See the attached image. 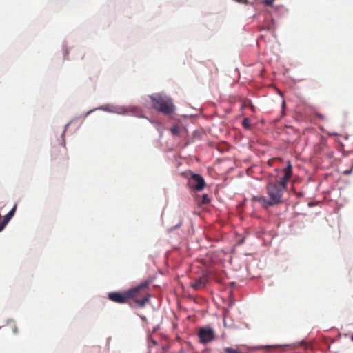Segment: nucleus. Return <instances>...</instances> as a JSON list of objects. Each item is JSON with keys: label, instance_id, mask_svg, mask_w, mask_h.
<instances>
[{"label": "nucleus", "instance_id": "nucleus-1", "mask_svg": "<svg viewBox=\"0 0 353 353\" xmlns=\"http://www.w3.org/2000/svg\"><path fill=\"white\" fill-rule=\"evenodd\" d=\"M276 174L271 176L266 185L268 196H255L252 200L261 204L265 208L283 203V195L287 191V183L292 176V165L288 161L287 166L275 170Z\"/></svg>", "mask_w": 353, "mask_h": 353}, {"label": "nucleus", "instance_id": "nucleus-2", "mask_svg": "<svg viewBox=\"0 0 353 353\" xmlns=\"http://www.w3.org/2000/svg\"><path fill=\"white\" fill-rule=\"evenodd\" d=\"M142 288H130L125 292H114L108 294V299L117 303H129L131 307H143L148 302L150 295Z\"/></svg>", "mask_w": 353, "mask_h": 353}, {"label": "nucleus", "instance_id": "nucleus-3", "mask_svg": "<svg viewBox=\"0 0 353 353\" xmlns=\"http://www.w3.org/2000/svg\"><path fill=\"white\" fill-rule=\"evenodd\" d=\"M150 99L153 103V108L164 114H170L174 110L172 100L168 97L157 94L150 96Z\"/></svg>", "mask_w": 353, "mask_h": 353}, {"label": "nucleus", "instance_id": "nucleus-4", "mask_svg": "<svg viewBox=\"0 0 353 353\" xmlns=\"http://www.w3.org/2000/svg\"><path fill=\"white\" fill-rule=\"evenodd\" d=\"M188 177V185L192 189H194L197 191H201L206 185L203 177L199 174L190 172Z\"/></svg>", "mask_w": 353, "mask_h": 353}, {"label": "nucleus", "instance_id": "nucleus-5", "mask_svg": "<svg viewBox=\"0 0 353 353\" xmlns=\"http://www.w3.org/2000/svg\"><path fill=\"white\" fill-rule=\"evenodd\" d=\"M51 153L52 158L55 160L64 161L68 159L67 149L65 144L54 146Z\"/></svg>", "mask_w": 353, "mask_h": 353}, {"label": "nucleus", "instance_id": "nucleus-6", "mask_svg": "<svg viewBox=\"0 0 353 353\" xmlns=\"http://www.w3.org/2000/svg\"><path fill=\"white\" fill-rule=\"evenodd\" d=\"M198 335L202 343H209L214 339V332L212 328H201Z\"/></svg>", "mask_w": 353, "mask_h": 353}, {"label": "nucleus", "instance_id": "nucleus-7", "mask_svg": "<svg viewBox=\"0 0 353 353\" xmlns=\"http://www.w3.org/2000/svg\"><path fill=\"white\" fill-rule=\"evenodd\" d=\"M208 278L207 275H203V276L200 277L197 281L196 283L192 285V287H199L201 285H205L208 283Z\"/></svg>", "mask_w": 353, "mask_h": 353}, {"label": "nucleus", "instance_id": "nucleus-8", "mask_svg": "<svg viewBox=\"0 0 353 353\" xmlns=\"http://www.w3.org/2000/svg\"><path fill=\"white\" fill-rule=\"evenodd\" d=\"M242 125L246 130L250 129L251 128L250 120L248 118H244L242 121Z\"/></svg>", "mask_w": 353, "mask_h": 353}, {"label": "nucleus", "instance_id": "nucleus-9", "mask_svg": "<svg viewBox=\"0 0 353 353\" xmlns=\"http://www.w3.org/2000/svg\"><path fill=\"white\" fill-rule=\"evenodd\" d=\"M223 350L225 353H241L238 349L231 347H225Z\"/></svg>", "mask_w": 353, "mask_h": 353}, {"label": "nucleus", "instance_id": "nucleus-10", "mask_svg": "<svg viewBox=\"0 0 353 353\" xmlns=\"http://www.w3.org/2000/svg\"><path fill=\"white\" fill-rule=\"evenodd\" d=\"M179 127L178 125H174L171 128L170 131L173 135H177L179 133Z\"/></svg>", "mask_w": 353, "mask_h": 353}, {"label": "nucleus", "instance_id": "nucleus-11", "mask_svg": "<svg viewBox=\"0 0 353 353\" xmlns=\"http://www.w3.org/2000/svg\"><path fill=\"white\" fill-rule=\"evenodd\" d=\"M210 199H209L208 194H205L202 196L201 203L208 204L210 203Z\"/></svg>", "mask_w": 353, "mask_h": 353}, {"label": "nucleus", "instance_id": "nucleus-12", "mask_svg": "<svg viewBox=\"0 0 353 353\" xmlns=\"http://www.w3.org/2000/svg\"><path fill=\"white\" fill-rule=\"evenodd\" d=\"M324 147H325V143L324 141H322L319 146L316 147L315 150L316 151L319 152L324 148Z\"/></svg>", "mask_w": 353, "mask_h": 353}, {"label": "nucleus", "instance_id": "nucleus-13", "mask_svg": "<svg viewBox=\"0 0 353 353\" xmlns=\"http://www.w3.org/2000/svg\"><path fill=\"white\" fill-rule=\"evenodd\" d=\"M274 1L275 0H263L262 3L265 6H272Z\"/></svg>", "mask_w": 353, "mask_h": 353}, {"label": "nucleus", "instance_id": "nucleus-14", "mask_svg": "<svg viewBox=\"0 0 353 353\" xmlns=\"http://www.w3.org/2000/svg\"><path fill=\"white\" fill-rule=\"evenodd\" d=\"M235 1L240 3H243V4L248 3V0H235Z\"/></svg>", "mask_w": 353, "mask_h": 353}, {"label": "nucleus", "instance_id": "nucleus-15", "mask_svg": "<svg viewBox=\"0 0 353 353\" xmlns=\"http://www.w3.org/2000/svg\"><path fill=\"white\" fill-rule=\"evenodd\" d=\"M148 285H149L148 283H143V284L139 285L138 287L143 288V287H147Z\"/></svg>", "mask_w": 353, "mask_h": 353}, {"label": "nucleus", "instance_id": "nucleus-16", "mask_svg": "<svg viewBox=\"0 0 353 353\" xmlns=\"http://www.w3.org/2000/svg\"><path fill=\"white\" fill-rule=\"evenodd\" d=\"M180 224H181V222H179V223H178V225H176L175 226V228H177L179 227V225H180Z\"/></svg>", "mask_w": 353, "mask_h": 353}, {"label": "nucleus", "instance_id": "nucleus-17", "mask_svg": "<svg viewBox=\"0 0 353 353\" xmlns=\"http://www.w3.org/2000/svg\"><path fill=\"white\" fill-rule=\"evenodd\" d=\"M180 224H181V222H179V223H178V225H176L175 226V228H177L179 227V225H180Z\"/></svg>", "mask_w": 353, "mask_h": 353}, {"label": "nucleus", "instance_id": "nucleus-18", "mask_svg": "<svg viewBox=\"0 0 353 353\" xmlns=\"http://www.w3.org/2000/svg\"><path fill=\"white\" fill-rule=\"evenodd\" d=\"M180 224H181V222H179V223H178V225H176L175 226V228H177L179 227V225H180Z\"/></svg>", "mask_w": 353, "mask_h": 353}, {"label": "nucleus", "instance_id": "nucleus-19", "mask_svg": "<svg viewBox=\"0 0 353 353\" xmlns=\"http://www.w3.org/2000/svg\"><path fill=\"white\" fill-rule=\"evenodd\" d=\"M180 224H181V222H179V223H178V225H176L175 226V228H177L179 227V225H180Z\"/></svg>", "mask_w": 353, "mask_h": 353}, {"label": "nucleus", "instance_id": "nucleus-20", "mask_svg": "<svg viewBox=\"0 0 353 353\" xmlns=\"http://www.w3.org/2000/svg\"><path fill=\"white\" fill-rule=\"evenodd\" d=\"M180 224H181V222H179V223H178V225H176L175 226V228H177L179 227V225H180Z\"/></svg>", "mask_w": 353, "mask_h": 353}]
</instances>
